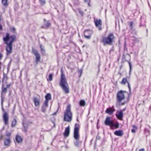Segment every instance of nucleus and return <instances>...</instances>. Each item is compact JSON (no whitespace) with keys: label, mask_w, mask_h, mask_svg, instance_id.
Returning a JSON list of instances; mask_svg holds the SVG:
<instances>
[{"label":"nucleus","mask_w":151,"mask_h":151,"mask_svg":"<svg viewBox=\"0 0 151 151\" xmlns=\"http://www.w3.org/2000/svg\"><path fill=\"white\" fill-rule=\"evenodd\" d=\"M16 40V37L15 35L10 36L9 33L6 34L5 37L3 38L4 43L6 44L5 46L7 55H9L12 50V43Z\"/></svg>","instance_id":"obj_1"},{"label":"nucleus","mask_w":151,"mask_h":151,"mask_svg":"<svg viewBox=\"0 0 151 151\" xmlns=\"http://www.w3.org/2000/svg\"><path fill=\"white\" fill-rule=\"evenodd\" d=\"M61 75L60 83V85L65 93H68L69 92V89L68 83L65 76L63 73L62 71H61Z\"/></svg>","instance_id":"obj_2"},{"label":"nucleus","mask_w":151,"mask_h":151,"mask_svg":"<svg viewBox=\"0 0 151 151\" xmlns=\"http://www.w3.org/2000/svg\"><path fill=\"white\" fill-rule=\"evenodd\" d=\"M115 37L112 33H110L108 34L107 37H103L101 40V42L103 43L104 45H111L114 41Z\"/></svg>","instance_id":"obj_3"},{"label":"nucleus","mask_w":151,"mask_h":151,"mask_svg":"<svg viewBox=\"0 0 151 151\" xmlns=\"http://www.w3.org/2000/svg\"><path fill=\"white\" fill-rule=\"evenodd\" d=\"M80 125L79 124L76 123L75 125L74 131V137L76 140V141L74 142V144L75 146L79 147L81 144V142L78 140L79 138V129Z\"/></svg>","instance_id":"obj_4"},{"label":"nucleus","mask_w":151,"mask_h":151,"mask_svg":"<svg viewBox=\"0 0 151 151\" xmlns=\"http://www.w3.org/2000/svg\"><path fill=\"white\" fill-rule=\"evenodd\" d=\"M72 116L73 114L71 110L70 106L68 105L64 112V120L65 122H70L72 120Z\"/></svg>","instance_id":"obj_5"},{"label":"nucleus","mask_w":151,"mask_h":151,"mask_svg":"<svg viewBox=\"0 0 151 151\" xmlns=\"http://www.w3.org/2000/svg\"><path fill=\"white\" fill-rule=\"evenodd\" d=\"M124 92L122 91H121L118 92L116 96L118 101L120 102L124 99Z\"/></svg>","instance_id":"obj_6"},{"label":"nucleus","mask_w":151,"mask_h":151,"mask_svg":"<svg viewBox=\"0 0 151 151\" xmlns=\"http://www.w3.org/2000/svg\"><path fill=\"white\" fill-rule=\"evenodd\" d=\"M32 52L36 56L35 62L37 65L40 62V55L37 51L34 49H32Z\"/></svg>","instance_id":"obj_7"},{"label":"nucleus","mask_w":151,"mask_h":151,"mask_svg":"<svg viewBox=\"0 0 151 151\" xmlns=\"http://www.w3.org/2000/svg\"><path fill=\"white\" fill-rule=\"evenodd\" d=\"M94 22L96 27L98 28L99 30H101L102 29L101 27L102 22L101 20V19H95Z\"/></svg>","instance_id":"obj_8"},{"label":"nucleus","mask_w":151,"mask_h":151,"mask_svg":"<svg viewBox=\"0 0 151 151\" xmlns=\"http://www.w3.org/2000/svg\"><path fill=\"white\" fill-rule=\"evenodd\" d=\"M116 116L117 119L120 120H122L123 117V114L122 111H117L116 113Z\"/></svg>","instance_id":"obj_9"},{"label":"nucleus","mask_w":151,"mask_h":151,"mask_svg":"<svg viewBox=\"0 0 151 151\" xmlns=\"http://www.w3.org/2000/svg\"><path fill=\"white\" fill-rule=\"evenodd\" d=\"M44 24L42 26V28L46 29L49 27L51 25L50 21H46L45 19H44Z\"/></svg>","instance_id":"obj_10"},{"label":"nucleus","mask_w":151,"mask_h":151,"mask_svg":"<svg viewBox=\"0 0 151 151\" xmlns=\"http://www.w3.org/2000/svg\"><path fill=\"white\" fill-rule=\"evenodd\" d=\"M115 109L114 106H112L111 107H109L107 108L105 111L106 113H107L109 114H112L113 112L115 111Z\"/></svg>","instance_id":"obj_11"},{"label":"nucleus","mask_w":151,"mask_h":151,"mask_svg":"<svg viewBox=\"0 0 151 151\" xmlns=\"http://www.w3.org/2000/svg\"><path fill=\"white\" fill-rule=\"evenodd\" d=\"M119 124L118 122H114L112 121L111 125L110 126V127L111 129H117L119 128Z\"/></svg>","instance_id":"obj_12"},{"label":"nucleus","mask_w":151,"mask_h":151,"mask_svg":"<svg viewBox=\"0 0 151 151\" xmlns=\"http://www.w3.org/2000/svg\"><path fill=\"white\" fill-rule=\"evenodd\" d=\"M3 119L5 124H8V114L6 112L4 113L3 115Z\"/></svg>","instance_id":"obj_13"},{"label":"nucleus","mask_w":151,"mask_h":151,"mask_svg":"<svg viewBox=\"0 0 151 151\" xmlns=\"http://www.w3.org/2000/svg\"><path fill=\"white\" fill-rule=\"evenodd\" d=\"M112 121L111 120V118L109 116H107L106 117V119L105 121V124L106 125L110 126L111 125V123H112Z\"/></svg>","instance_id":"obj_14"},{"label":"nucleus","mask_w":151,"mask_h":151,"mask_svg":"<svg viewBox=\"0 0 151 151\" xmlns=\"http://www.w3.org/2000/svg\"><path fill=\"white\" fill-rule=\"evenodd\" d=\"M126 82L127 83L128 87L129 88V91L130 92L131 91V88L130 87V84L127 81V78H123L122 79V81L121 82V83L122 84H123L125 85L126 84Z\"/></svg>","instance_id":"obj_15"},{"label":"nucleus","mask_w":151,"mask_h":151,"mask_svg":"<svg viewBox=\"0 0 151 151\" xmlns=\"http://www.w3.org/2000/svg\"><path fill=\"white\" fill-rule=\"evenodd\" d=\"M8 77L6 74H3V77L2 80L3 86H4V84L7 83V81L8 80Z\"/></svg>","instance_id":"obj_16"},{"label":"nucleus","mask_w":151,"mask_h":151,"mask_svg":"<svg viewBox=\"0 0 151 151\" xmlns=\"http://www.w3.org/2000/svg\"><path fill=\"white\" fill-rule=\"evenodd\" d=\"M70 127L69 126L65 128L64 133V135L65 137H67L69 136L70 133Z\"/></svg>","instance_id":"obj_17"},{"label":"nucleus","mask_w":151,"mask_h":151,"mask_svg":"<svg viewBox=\"0 0 151 151\" xmlns=\"http://www.w3.org/2000/svg\"><path fill=\"white\" fill-rule=\"evenodd\" d=\"M125 57H126V56H125V55L123 54V55L122 58V60L123 61H124V60H125V61H127L128 62L129 64V68H130V70H129V73L130 74L131 73V72L132 69V64H131V62L129 61L128 60H126Z\"/></svg>","instance_id":"obj_18"},{"label":"nucleus","mask_w":151,"mask_h":151,"mask_svg":"<svg viewBox=\"0 0 151 151\" xmlns=\"http://www.w3.org/2000/svg\"><path fill=\"white\" fill-rule=\"evenodd\" d=\"M114 134L118 136H121L123 134V131L122 130H116L114 132Z\"/></svg>","instance_id":"obj_19"},{"label":"nucleus","mask_w":151,"mask_h":151,"mask_svg":"<svg viewBox=\"0 0 151 151\" xmlns=\"http://www.w3.org/2000/svg\"><path fill=\"white\" fill-rule=\"evenodd\" d=\"M33 100L35 106H37L39 105L40 101L38 98L34 97L33 98Z\"/></svg>","instance_id":"obj_20"},{"label":"nucleus","mask_w":151,"mask_h":151,"mask_svg":"<svg viewBox=\"0 0 151 151\" xmlns=\"http://www.w3.org/2000/svg\"><path fill=\"white\" fill-rule=\"evenodd\" d=\"M11 142V138H5L4 140V145L5 146H9Z\"/></svg>","instance_id":"obj_21"},{"label":"nucleus","mask_w":151,"mask_h":151,"mask_svg":"<svg viewBox=\"0 0 151 151\" xmlns=\"http://www.w3.org/2000/svg\"><path fill=\"white\" fill-rule=\"evenodd\" d=\"M15 139L16 141L18 143L21 142L23 140L22 138L18 135L16 136Z\"/></svg>","instance_id":"obj_22"},{"label":"nucleus","mask_w":151,"mask_h":151,"mask_svg":"<svg viewBox=\"0 0 151 151\" xmlns=\"http://www.w3.org/2000/svg\"><path fill=\"white\" fill-rule=\"evenodd\" d=\"M45 100L48 101L51 99V96L50 93H47L45 96Z\"/></svg>","instance_id":"obj_23"},{"label":"nucleus","mask_w":151,"mask_h":151,"mask_svg":"<svg viewBox=\"0 0 151 151\" xmlns=\"http://www.w3.org/2000/svg\"><path fill=\"white\" fill-rule=\"evenodd\" d=\"M4 86H3V84L2 85V91L1 93V94H5V93H6V91H7V88L6 87L4 88Z\"/></svg>","instance_id":"obj_24"},{"label":"nucleus","mask_w":151,"mask_h":151,"mask_svg":"<svg viewBox=\"0 0 151 151\" xmlns=\"http://www.w3.org/2000/svg\"><path fill=\"white\" fill-rule=\"evenodd\" d=\"M2 3L4 6L6 8L8 5L7 0H2Z\"/></svg>","instance_id":"obj_25"},{"label":"nucleus","mask_w":151,"mask_h":151,"mask_svg":"<svg viewBox=\"0 0 151 151\" xmlns=\"http://www.w3.org/2000/svg\"><path fill=\"white\" fill-rule=\"evenodd\" d=\"M87 31L84 32V37L86 38L87 39H90L91 38V36L92 34H91L90 33V35H87Z\"/></svg>","instance_id":"obj_26"},{"label":"nucleus","mask_w":151,"mask_h":151,"mask_svg":"<svg viewBox=\"0 0 151 151\" xmlns=\"http://www.w3.org/2000/svg\"><path fill=\"white\" fill-rule=\"evenodd\" d=\"M86 103L84 100H81L79 102V105L80 106H84L85 105Z\"/></svg>","instance_id":"obj_27"},{"label":"nucleus","mask_w":151,"mask_h":151,"mask_svg":"<svg viewBox=\"0 0 151 151\" xmlns=\"http://www.w3.org/2000/svg\"><path fill=\"white\" fill-rule=\"evenodd\" d=\"M17 120L16 119H14L12 122V127H15L17 123Z\"/></svg>","instance_id":"obj_28"},{"label":"nucleus","mask_w":151,"mask_h":151,"mask_svg":"<svg viewBox=\"0 0 151 151\" xmlns=\"http://www.w3.org/2000/svg\"><path fill=\"white\" fill-rule=\"evenodd\" d=\"M53 75L52 73L49 74V78H47L48 81H52V80Z\"/></svg>","instance_id":"obj_29"},{"label":"nucleus","mask_w":151,"mask_h":151,"mask_svg":"<svg viewBox=\"0 0 151 151\" xmlns=\"http://www.w3.org/2000/svg\"><path fill=\"white\" fill-rule=\"evenodd\" d=\"M133 44H134L136 43H138L139 42V40L138 38L134 37L133 39Z\"/></svg>","instance_id":"obj_30"},{"label":"nucleus","mask_w":151,"mask_h":151,"mask_svg":"<svg viewBox=\"0 0 151 151\" xmlns=\"http://www.w3.org/2000/svg\"><path fill=\"white\" fill-rule=\"evenodd\" d=\"M5 94H1V105L2 106L3 103L4 101Z\"/></svg>","instance_id":"obj_31"},{"label":"nucleus","mask_w":151,"mask_h":151,"mask_svg":"<svg viewBox=\"0 0 151 151\" xmlns=\"http://www.w3.org/2000/svg\"><path fill=\"white\" fill-rule=\"evenodd\" d=\"M47 106L42 105V111L43 112H45L46 110V108Z\"/></svg>","instance_id":"obj_32"},{"label":"nucleus","mask_w":151,"mask_h":151,"mask_svg":"<svg viewBox=\"0 0 151 151\" xmlns=\"http://www.w3.org/2000/svg\"><path fill=\"white\" fill-rule=\"evenodd\" d=\"M131 32L132 34H133L134 35H136V34H137L136 31L135 29H134L133 28L132 29H131Z\"/></svg>","instance_id":"obj_33"},{"label":"nucleus","mask_w":151,"mask_h":151,"mask_svg":"<svg viewBox=\"0 0 151 151\" xmlns=\"http://www.w3.org/2000/svg\"><path fill=\"white\" fill-rule=\"evenodd\" d=\"M39 1L42 5H44L45 4V0H39Z\"/></svg>","instance_id":"obj_34"},{"label":"nucleus","mask_w":151,"mask_h":151,"mask_svg":"<svg viewBox=\"0 0 151 151\" xmlns=\"http://www.w3.org/2000/svg\"><path fill=\"white\" fill-rule=\"evenodd\" d=\"M133 22H130L129 23V27L131 29H132L133 28Z\"/></svg>","instance_id":"obj_35"},{"label":"nucleus","mask_w":151,"mask_h":151,"mask_svg":"<svg viewBox=\"0 0 151 151\" xmlns=\"http://www.w3.org/2000/svg\"><path fill=\"white\" fill-rule=\"evenodd\" d=\"M48 101L45 100V101L42 105H43V106H44L47 107L48 105Z\"/></svg>","instance_id":"obj_36"},{"label":"nucleus","mask_w":151,"mask_h":151,"mask_svg":"<svg viewBox=\"0 0 151 151\" xmlns=\"http://www.w3.org/2000/svg\"><path fill=\"white\" fill-rule=\"evenodd\" d=\"M11 135V133L10 132H6V136L9 137H10V136Z\"/></svg>","instance_id":"obj_37"},{"label":"nucleus","mask_w":151,"mask_h":151,"mask_svg":"<svg viewBox=\"0 0 151 151\" xmlns=\"http://www.w3.org/2000/svg\"><path fill=\"white\" fill-rule=\"evenodd\" d=\"M86 31H87V35H90V34H92L93 32H92L91 30H89V29H87V30H86L85 32H86Z\"/></svg>","instance_id":"obj_38"},{"label":"nucleus","mask_w":151,"mask_h":151,"mask_svg":"<svg viewBox=\"0 0 151 151\" xmlns=\"http://www.w3.org/2000/svg\"><path fill=\"white\" fill-rule=\"evenodd\" d=\"M23 125L24 127V130L25 132H26L27 131V127L23 123Z\"/></svg>","instance_id":"obj_39"},{"label":"nucleus","mask_w":151,"mask_h":151,"mask_svg":"<svg viewBox=\"0 0 151 151\" xmlns=\"http://www.w3.org/2000/svg\"><path fill=\"white\" fill-rule=\"evenodd\" d=\"M40 47L42 53L43 54L44 53H45V50L42 48V45H40Z\"/></svg>","instance_id":"obj_40"},{"label":"nucleus","mask_w":151,"mask_h":151,"mask_svg":"<svg viewBox=\"0 0 151 151\" xmlns=\"http://www.w3.org/2000/svg\"><path fill=\"white\" fill-rule=\"evenodd\" d=\"M84 1L85 2H88V5L89 6H91L90 4V2L91 1V0H84Z\"/></svg>","instance_id":"obj_41"},{"label":"nucleus","mask_w":151,"mask_h":151,"mask_svg":"<svg viewBox=\"0 0 151 151\" xmlns=\"http://www.w3.org/2000/svg\"><path fill=\"white\" fill-rule=\"evenodd\" d=\"M82 69H80L78 71V73H80V75L79 76V77H80L82 75Z\"/></svg>","instance_id":"obj_42"},{"label":"nucleus","mask_w":151,"mask_h":151,"mask_svg":"<svg viewBox=\"0 0 151 151\" xmlns=\"http://www.w3.org/2000/svg\"><path fill=\"white\" fill-rule=\"evenodd\" d=\"M144 131L145 133H147L148 134H149V131L148 129L145 128V129Z\"/></svg>","instance_id":"obj_43"},{"label":"nucleus","mask_w":151,"mask_h":151,"mask_svg":"<svg viewBox=\"0 0 151 151\" xmlns=\"http://www.w3.org/2000/svg\"><path fill=\"white\" fill-rule=\"evenodd\" d=\"M79 13L81 14V15L82 16L83 15V12L81 10L79 9Z\"/></svg>","instance_id":"obj_44"},{"label":"nucleus","mask_w":151,"mask_h":151,"mask_svg":"<svg viewBox=\"0 0 151 151\" xmlns=\"http://www.w3.org/2000/svg\"><path fill=\"white\" fill-rule=\"evenodd\" d=\"M132 127L133 128H134V129H138V128L134 125H132Z\"/></svg>","instance_id":"obj_45"},{"label":"nucleus","mask_w":151,"mask_h":151,"mask_svg":"<svg viewBox=\"0 0 151 151\" xmlns=\"http://www.w3.org/2000/svg\"><path fill=\"white\" fill-rule=\"evenodd\" d=\"M3 56V55L2 53L0 52V60H1L2 58V57Z\"/></svg>","instance_id":"obj_46"},{"label":"nucleus","mask_w":151,"mask_h":151,"mask_svg":"<svg viewBox=\"0 0 151 151\" xmlns=\"http://www.w3.org/2000/svg\"><path fill=\"white\" fill-rule=\"evenodd\" d=\"M135 129H133L131 130V132L133 133H134L135 132Z\"/></svg>","instance_id":"obj_47"},{"label":"nucleus","mask_w":151,"mask_h":151,"mask_svg":"<svg viewBox=\"0 0 151 151\" xmlns=\"http://www.w3.org/2000/svg\"><path fill=\"white\" fill-rule=\"evenodd\" d=\"M11 30L13 32H14L15 31V28L14 27H12L11 29Z\"/></svg>","instance_id":"obj_48"},{"label":"nucleus","mask_w":151,"mask_h":151,"mask_svg":"<svg viewBox=\"0 0 151 151\" xmlns=\"http://www.w3.org/2000/svg\"><path fill=\"white\" fill-rule=\"evenodd\" d=\"M11 84H8L6 85V88L9 87L11 85Z\"/></svg>","instance_id":"obj_49"},{"label":"nucleus","mask_w":151,"mask_h":151,"mask_svg":"<svg viewBox=\"0 0 151 151\" xmlns=\"http://www.w3.org/2000/svg\"><path fill=\"white\" fill-rule=\"evenodd\" d=\"M2 29V27L1 25L0 24V30H1Z\"/></svg>","instance_id":"obj_50"},{"label":"nucleus","mask_w":151,"mask_h":151,"mask_svg":"<svg viewBox=\"0 0 151 151\" xmlns=\"http://www.w3.org/2000/svg\"><path fill=\"white\" fill-rule=\"evenodd\" d=\"M139 151H145V150L143 148L140 149Z\"/></svg>","instance_id":"obj_51"},{"label":"nucleus","mask_w":151,"mask_h":151,"mask_svg":"<svg viewBox=\"0 0 151 151\" xmlns=\"http://www.w3.org/2000/svg\"><path fill=\"white\" fill-rule=\"evenodd\" d=\"M126 56H127V57H128L129 58H130V55L128 54H127L126 55Z\"/></svg>","instance_id":"obj_52"},{"label":"nucleus","mask_w":151,"mask_h":151,"mask_svg":"<svg viewBox=\"0 0 151 151\" xmlns=\"http://www.w3.org/2000/svg\"><path fill=\"white\" fill-rule=\"evenodd\" d=\"M57 112H56L54 113L53 114V115H55L56 114V113H57Z\"/></svg>","instance_id":"obj_53"},{"label":"nucleus","mask_w":151,"mask_h":151,"mask_svg":"<svg viewBox=\"0 0 151 151\" xmlns=\"http://www.w3.org/2000/svg\"><path fill=\"white\" fill-rule=\"evenodd\" d=\"M2 137H2V136H0V140L2 139Z\"/></svg>","instance_id":"obj_54"},{"label":"nucleus","mask_w":151,"mask_h":151,"mask_svg":"<svg viewBox=\"0 0 151 151\" xmlns=\"http://www.w3.org/2000/svg\"><path fill=\"white\" fill-rule=\"evenodd\" d=\"M2 110H3V111H4V109H3V105H2Z\"/></svg>","instance_id":"obj_55"},{"label":"nucleus","mask_w":151,"mask_h":151,"mask_svg":"<svg viewBox=\"0 0 151 151\" xmlns=\"http://www.w3.org/2000/svg\"><path fill=\"white\" fill-rule=\"evenodd\" d=\"M1 21V16H0V22Z\"/></svg>","instance_id":"obj_56"},{"label":"nucleus","mask_w":151,"mask_h":151,"mask_svg":"<svg viewBox=\"0 0 151 151\" xmlns=\"http://www.w3.org/2000/svg\"><path fill=\"white\" fill-rule=\"evenodd\" d=\"M9 64H10V63H9L8 64V66L9 65Z\"/></svg>","instance_id":"obj_57"},{"label":"nucleus","mask_w":151,"mask_h":151,"mask_svg":"<svg viewBox=\"0 0 151 151\" xmlns=\"http://www.w3.org/2000/svg\"><path fill=\"white\" fill-rule=\"evenodd\" d=\"M98 138V137H96V139H97Z\"/></svg>","instance_id":"obj_58"},{"label":"nucleus","mask_w":151,"mask_h":151,"mask_svg":"<svg viewBox=\"0 0 151 151\" xmlns=\"http://www.w3.org/2000/svg\"><path fill=\"white\" fill-rule=\"evenodd\" d=\"M98 138V137H96V139H97Z\"/></svg>","instance_id":"obj_59"}]
</instances>
